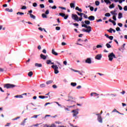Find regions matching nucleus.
Returning <instances> with one entry per match:
<instances>
[{
  "label": "nucleus",
  "instance_id": "obj_1",
  "mask_svg": "<svg viewBox=\"0 0 127 127\" xmlns=\"http://www.w3.org/2000/svg\"><path fill=\"white\" fill-rule=\"evenodd\" d=\"M82 27L86 28L87 29H82V31L84 32H86L88 33H90L91 31H92V28L90 26H87L86 24H84L82 25Z\"/></svg>",
  "mask_w": 127,
  "mask_h": 127
},
{
  "label": "nucleus",
  "instance_id": "obj_2",
  "mask_svg": "<svg viewBox=\"0 0 127 127\" xmlns=\"http://www.w3.org/2000/svg\"><path fill=\"white\" fill-rule=\"evenodd\" d=\"M116 59V56L115 54L112 52L110 53H109L108 54V60L110 62H112L114 59Z\"/></svg>",
  "mask_w": 127,
  "mask_h": 127
},
{
  "label": "nucleus",
  "instance_id": "obj_3",
  "mask_svg": "<svg viewBox=\"0 0 127 127\" xmlns=\"http://www.w3.org/2000/svg\"><path fill=\"white\" fill-rule=\"evenodd\" d=\"M72 18L74 20L77 22H79V21H82V17H79L77 16V15L72 14Z\"/></svg>",
  "mask_w": 127,
  "mask_h": 127
},
{
  "label": "nucleus",
  "instance_id": "obj_4",
  "mask_svg": "<svg viewBox=\"0 0 127 127\" xmlns=\"http://www.w3.org/2000/svg\"><path fill=\"white\" fill-rule=\"evenodd\" d=\"M71 113H72L73 117H76L77 115L79 114V109H77L72 110Z\"/></svg>",
  "mask_w": 127,
  "mask_h": 127
},
{
  "label": "nucleus",
  "instance_id": "obj_5",
  "mask_svg": "<svg viewBox=\"0 0 127 127\" xmlns=\"http://www.w3.org/2000/svg\"><path fill=\"white\" fill-rule=\"evenodd\" d=\"M14 87H15V85L10 84V83H7L5 84V85H4V88H6V89H9V88H13Z\"/></svg>",
  "mask_w": 127,
  "mask_h": 127
},
{
  "label": "nucleus",
  "instance_id": "obj_6",
  "mask_svg": "<svg viewBox=\"0 0 127 127\" xmlns=\"http://www.w3.org/2000/svg\"><path fill=\"white\" fill-rule=\"evenodd\" d=\"M52 68L54 69L55 73L58 74L59 73V70H58V67L57 65H52Z\"/></svg>",
  "mask_w": 127,
  "mask_h": 127
},
{
  "label": "nucleus",
  "instance_id": "obj_7",
  "mask_svg": "<svg viewBox=\"0 0 127 127\" xmlns=\"http://www.w3.org/2000/svg\"><path fill=\"white\" fill-rule=\"evenodd\" d=\"M102 58V54H98L95 57V59H96L97 60H100Z\"/></svg>",
  "mask_w": 127,
  "mask_h": 127
},
{
  "label": "nucleus",
  "instance_id": "obj_8",
  "mask_svg": "<svg viewBox=\"0 0 127 127\" xmlns=\"http://www.w3.org/2000/svg\"><path fill=\"white\" fill-rule=\"evenodd\" d=\"M59 15L63 17H64V19H67V17H68V15H65L64 13H59Z\"/></svg>",
  "mask_w": 127,
  "mask_h": 127
},
{
  "label": "nucleus",
  "instance_id": "obj_9",
  "mask_svg": "<svg viewBox=\"0 0 127 127\" xmlns=\"http://www.w3.org/2000/svg\"><path fill=\"white\" fill-rule=\"evenodd\" d=\"M98 95H99V94H97L96 92H92L90 93V96H95V97H97Z\"/></svg>",
  "mask_w": 127,
  "mask_h": 127
},
{
  "label": "nucleus",
  "instance_id": "obj_10",
  "mask_svg": "<svg viewBox=\"0 0 127 127\" xmlns=\"http://www.w3.org/2000/svg\"><path fill=\"white\" fill-rule=\"evenodd\" d=\"M85 63L90 64L92 63V61L90 58H87L86 60L85 61Z\"/></svg>",
  "mask_w": 127,
  "mask_h": 127
},
{
  "label": "nucleus",
  "instance_id": "obj_11",
  "mask_svg": "<svg viewBox=\"0 0 127 127\" xmlns=\"http://www.w3.org/2000/svg\"><path fill=\"white\" fill-rule=\"evenodd\" d=\"M98 121L99 122V123H103V120L102 119V117L101 116L99 115L98 116Z\"/></svg>",
  "mask_w": 127,
  "mask_h": 127
},
{
  "label": "nucleus",
  "instance_id": "obj_12",
  "mask_svg": "<svg viewBox=\"0 0 127 127\" xmlns=\"http://www.w3.org/2000/svg\"><path fill=\"white\" fill-rule=\"evenodd\" d=\"M40 57H41V59H43V60H45L47 59L48 56H45V55H43V54H41Z\"/></svg>",
  "mask_w": 127,
  "mask_h": 127
},
{
  "label": "nucleus",
  "instance_id": "obj_13",
  "mask_svg": "<svg viewBox=\"0 0 127 127\" xmlns=\"http://www.w3.org/2000/svg\"><path fill=\"white\" fill-rule=\"evenodd\" d=\"M75 1H74V3H70V7H71V8L74 9L75 7Z\"/></svg>",
  "mask_w": 127,
  "mask_h": 127
},
{
  "label": "nucleus",
  "instance_id": "obj_14",
  "mask_svg": "<svg viewBox=\"0 0 127 127\" xmlns=\"http://www.w3.org/2000/svg\"><path fill=\"white\" fill-rule=\"evenodd\" d=\"M88 19L90 21H94L95 20L94 16L91 15L88 17Z\"/></svg>",
  "mask_w": 127,
  "mask_h": 127
},
{
  "label": "nucleus",
  "instance_id": "obj_15",
  "mask_svg": "<svg viewBox=\"0 0 127 127\" xmlns=\"http://www.w3.org/2000/svg\"><path fill=\"white\" fill-rule=\"evenodd\" d=\"M52 54L54 55L55 56H58V54L56 52H55V50L54 49H53L52 50Z\"/></svg>",
  "mask_w": 127,
  "mask_h": 127
},
{
  "label": "nucleus",
  "instance_id": "obj_16",
  "mask_svg": "<svg viewBox=\"0 0 127 127\" xmlns=\"http://www.w3.org/2000/svg\"><path fill=\"white\" fill-rule=\"evenodd\" d=\"M117 11L116 10L114 11H111L110 12V13H111L113 15L116 16L117 15V13H116Z\"/></svg>",
  "mask_w": 127,
  "mask_h": 127
},
{
  "label": "nucleus",
  "instance_id": "obj_17",
  "mask_svg": "<svg viewBox=\"0 0 127 127\" xmlns=\"http://www.w3.org/2000/svg\"><path fill=\"white\" fill-rule=\"evenodd\" d=\"M35 66L38 67H41L42 65V64H41L36 63L35 64Z\"/></svg>",
  "mask_w": 127,
  "mask_h": 127
},
{
  "label": "nucleus",
  "instance_id": "obj_18",
  "mask_svg": "<svg viewBox=\"0 0 127 127\" xmlns=\"http://www.w3.org/2000/svg\"><path fill=\"white\" fill-rule=\"evenodd\" d=\"M109 21L110 22H112V23L113 24L114 26L116 25V22H115V21L112 20H111V19H110L109 20Z\"/></svg>",
  "mask_w": 127,
  "mask_h": 127
},
{
  "label": "nucleus",
  "instance_id": "obj_19",
  "mask_svg": "<svg viewBox=\"0 0 127 127\" xmlns=\"http://www.w3.org/2000/svg\"><path fill=\"white\" fill-rule=\"evenodd\" d=\"M29 15H30V17H31L32 19H36V16L32 14L31 13H30Z\"/></svg>",
  "mask_w": 127,
  "mask_h": 127
},
{
  "label": "nucleus",
  "instance_id": "obj_20",
  "mask_svg": "<svg viewBox=\"0 0 127 127\" xmlns=\"http://www.w3.org/2000/svg\"><path fill=\"white\" fill-rule=\"evenodd\" d=\"M53 83V80H49L46 82V84L47 85H50Z\"/></svg>",
  "mask_w": 127,
  "mask_h": 127
},
{
  "label": "nucleus",
  "instance_id": "obj_21",
  "mask_svg": "<svg viewBox=\"0 0 127 127\" xmlns=\"http://www.w3.org/2000/svg\"><path fill=\"white\" fill-rule=\"evenodd\" d=\"M123 17V14L122 13H119L118 14V18L121 19Z\"/></svg>",
  "mask_w": 127,
  "mask_h": 127
},
{
  "label": "nucleus",
  "instance_id": "obj_22",
  "mask_svg": "<svg viewBox=\"0 0 127 127\" xmlns=\"http://www.w3.org/2000/svg\"><path fill=\"white\" fill-rule=\"evenodd\" d=\"M5 10L8 12H12L13 10L12 9H9V8H6Z\"/></svg>",
  "mask_w": 127,
  "mask_h": 127
},
{
  "label": "nucleus",
  "instance_id": "obj_23",
  "mask_svg": "<svg viewBox=\"0 0 127 127\" xmlns=\"http://www.w3.org/2000/svg\"><path fill=\"white\" fill-rule=\"evenodd\" d=\"M77 14L80 16V17H82V15H84V13H79V12H77Z\"/></svg>",
  "mask_w": 127,
  "mask_h": 127
},
{
  "label": "nucleus",
  "instance_id": "obj_24",
  "mask_svg": "<svg viewBox=\"0 0 127 127\" xmlns=\"http://www.w3.org/2000/svg\"><path fill=\"white\" fill-rule=\"evenodd\" d=\"M115 4L112 3L111 5L109 6V8L112 9L115 8Z\"/></svg>",
  "mask_w": 127,
  "mask_h": 127
},
{
  "label": "nucleus",
  "instance_id": "obj_25",
  "mask_svg": "<svg viewBox=\"0 0 127 127\" xmlns=\"http://www.w3.org/2000/svg\"><path fill=\"white\" fill-rule=\"evenodd\" d=\"M17 15H24V13L23 12H20V11H18V12H17Z\"/></svg>",
  "mask_w": 127,
  "mask_h": 127
},
{
  "label": "nucleus",
  "instance_id": "obj_26",
  "mask_svg": "<svg viewBox=\"0 0 127 127\" xmlns=\"http://www.w3.org/2000/svg\"><path fill=\"white\" fill-rule=\"evenodd\" d=\"M32 75H33V73L32 71H30L28 74L29 77H32Z\"/></svg>",
  "mask_w": 127,
  "mask_h": 127
},
{
  "label": "nucleus",
  "instance_id": "obj_27",
  "mask_svg": "<svg viewBox=\"0 0 127 127\" xmlns=\"http://www.w3.org/2000/svg\"><path fill=\"white\" fill-rule=\"evenodd\" d=\"M14 97L17 98H23V96H22V95H16V96H14Z\"/></svg>",
  "mask_w": 127,
  "mask_h": 127
},
{
  "label": "nucleus",
  "instance_id": "obj_28",
  "mask_svg": "<svg viewBox=\"0 0 127 127\" xmlns=\"http://www.w3.org/2000/svg\"><path fill=\"white\" fill-rule=\"evenodd\" d=\"M71 85L73 87H75L77 85V83H76L75 82H72L71 83Z\"/></svg>",
  "mask_w": 127,
  "mask_h": 127
},
{
  "label": "nucleus",
  "instance_id": "obj_29",
  "mask_svg": "<svg viewBox=\"0 0 127 127\" xmlns=\"http://www.w3.org/2000/svg\"><path fill=\"white\" fill-rule=\"evenodd\" d=\"M106 46H107L108 49H110L112 47L111 45L109 43L106 44Z\"/></svg>",
  "mask_w": 127,
  "mask_h": 127
},
{
  "label": "nucleus",
  "instance_id": "obj_30",
  "mask_svg": "<svg viewBox=\"0 0 127 127\" xmlns=\"http://www.w3.org/2000/svg\"><path fill=\"white\" fill-rule=\"evenodd\" d=\"M84 22H85V24L87 25H89L90 24V22L89 20H85Z\"/></svg>",
  "mask_w": 127,
  "mask_h": 127
},
{
  "label": "nucleus",
  "instance_id": "obj_31",
  "mask_svg": "<svg viewBox=\"0 0 127 127\" xmlns=\"http://www.w3.org/2000/svg\"><path fill=\"white\" fill-rule=\"evenodd\" d=\"M112 112V113H115V112L117 113H118V114L120 113V112L118 110H117V109H116L113 110Z\"/></svg>",
  "mask_w": 127,
  "mask_h": 127
},
{
  "label": "nucleus",
  "instance_id": "obj_32",
  "mask_svg": "<svg viewBox=\"0 0 127 127\" xmlns=\"http://www.w3.org/2000/svg\"><path fill=\"white\" fill-rule=\"evenodd\" d=\"M40 87L41 88H44L46 87V85L44 83H42L41 85H40Z\"/></svg>",
  "mask_w": 127,
  "mask_h": 127
},
{
  "label": "nucleus",
  "instance_id": "obj_33",
  "mask_svg": "<svg viewBox=\"0 0 127 127\" xmlns=\"http://www.w3.org/2000/svg\"><path fill=\"white\" fill-rule=\"evenodd\" d=\"M88 7H90V11H94V8L93 7L90 6L89 5V6H88Z\"/></svg>",
  "mask_w": 127,
  "mask_h": 127
},
{
  "label": "nucleus",
  "instance_id": "obj_34",
  "mask_svg": "<svg viewBox=\"0 0 127 127\" xmlns=\"http://www.w3.org/2000/svg\"><path fill=\"white\" fill-rule=\"evenodd\" d=\"M95 5H96L97 6H98L100 5V1H95Z\"/></svg>",
  "mask_w": 127,
  "mask_h": 127
},
{
  "label": "nucleus",
  "instance_id": "obj_35",
  "mask_svg": "<svg viewBox=\"0 0 127 127\" xmlns=\"http://www.w3.org/2000/svg\"><path fill=\"white\" fill-rule=\"evenodd\" d=\"M77 72L79 74V75L82 76L83 75V73H84V72L83 71H78V72Z\"/></svg>",
  "mask_w": 127,
  "mask_h": 127
},
{
  "label": "nucleus",
  "instance_id": "obj_36",
  "mask_svg": "<svg viewBox=\"0 0 127 127\" xmlns=\"http://www.w3.org/2000/svg\"><path fill=\"white\" fill-rule=\"evenodd\" d=\"M72 100H74V98L73 97H69V100H66L67 101H72Z\"/></svg>",
  "mask_w": 127,
  "mask_h": 127
},
{
  "label": "nucleus",
  "instance_id": "obj_37",
  "mask_svg": "<svg viewBox=\"0 0 127 127\" xmlns=\"http://www.w3.org/2000/svg\"><path fill=\"white\" fill-rule=\"evenodd\" d=\"M105 16H106V17H110L111 14L109 13H107L106 14H105Z\"/></svg>",
  "mask_w": 127,
  "mask_h": 127
},
{
  "label": "nucleus",
  "instance_id": "obj_38",
  "mask_svg": "<svg viewBox=\"0 0 127 127\" xmlns=\"http://www.w3.org/2000/svg\"><path fill=\"white\" fill-rule=\"evenodd\" d=\"M51 63H52V62H51V61H50V60H48V61H47V62H46V63H47V64H51Z\"/></svg>",
  "mask_w": 127,
  "mask_h": 127
},
{
  "label": "nucleus",
  "instance_id": "obj_39",
  "mask_svg": "<svg viewBox=\"0 0 127 127\" xmlns=\"http://www.w3.org/2000/svg\"><path fill=\"white\" fill-rule=\"evenodd\" d=\"M42 16L44 18H47V16L45 13L42 14Z\"/></svg>",
  "mask_w": 127,
  "mask_h": 127
},
{
  "label": "nucleus",
  "instance_id": "obj_40",
  "mask_svg": "<svg viewBox=\"0 0 127 127\" xmlns=\"http://www.w3.org/2000/svg\"><path fill=\"white\" fill-rule=\"evenodd\" d=\"M97 49H99V48H102V46L101 45H98L96 46Z\"/></svg>",
  "mask_w": 127,
  "mask_h": 127
},
{
  "label": "nucleus",
  "instance_id": "obj_41",
  "mask_svg": "<svg viewBox=\"0 0 127 127\" xmlns=\"http://www.w3.org/2000/svg\"><path fill=\"white\" fill-rule=\"evenodd\" d=\"M40 7H41V8H44L45 5L43 4H40Z\"/></svg>",
  "mask_w": 127,
  "mask_h": 127
},
{
  "label": "nucleus",
  "instance_id": "obj_42",
  "mask_svg": "<svg viewBox=\"0 0 127 127\" xmlns=\"http://www.w3.org/2000/svg\"><path fill=\"white\" fill-rule=\"evenodd\" d=\"M33 6L34 7H37V3H36V2L33 3Z\"/></svg>",
  "mask_w": 127,
  "mask_h": 127
},
{
  "label": "nucleus",
  "instance_id": "obj_43",
  "mask_svg": "<svg viewBox=\"0 0 127 127\" xmlns=\"http://www.w3.org/2000/svg\"><path fill=\"white\" fill-rule=\"evenodd\" d=\"M108 31L109 32H110V33H112V31H113V29L110 28V29L108 30Z\"/></svg>",
  "mask_w": 127,
  "mask_h": 127
},
{
  "label": "nucleus",
  "instance_id": "obj_44",
  "mask_svg": "<svg viewBox=\"0 0 127 127\" xmlns=\"http://www.w3.org/2000/svg\"><path fill=\"white\" fill-rule=\"evenodd\" d=\"M39 98L40 99H45V96H39Z\"/></svg>",
  "mask_w": 127,
  "mask_h": 127
},
{
  "label": "nucleus",
  "instance_id": "obj_45",
  "mask_svg": "<svg viewBox=\"0 0 127 127\" xmlns=\"http://www.w3.org/2000/svg\"><path fill=\"white\" fill-rule=\"evenodd\" d=\"M113 20H114L115 21H116V20H117V18H116V15H113Z\"/></svg>",
  "mask_w": 127,
  "mask_h": 127
},
{
  "label": "nucleus",
  "instance_id": "obj_46",
  "mask_svg": "<svg viewBox=\"0 0 127 127\" xmlns=\"http://www.w3.org/2000/svg\"><path fill=\"white\" fill-rule=\"evenodd\" d=\"M56 29L57 31H60L61 29V28L60 27H56Z\"/></svg>",
  "mask_w": 127,
  "mask_h": 127
},
{
  "label": "nucleus",
  "instance_id": "obj_47",
  "mask_svg": "<svg viewBox=\"0 0 127 127\" xmlns=\"http://www.w3.org/2000/svg\"><path fill=\"white\" fill-rule=\"evenodd\" d=\"M63 64L64 65H67V61H64L63 62Z\"/></svg>",
  "mask_w": 127,
  "mask_h": 127
},
{
  "label": "nucleus",
  "instance_id": "obj_48",
  "mask_svg": "<svg viewBox=\"0 0 127 127\" xmlns=\"http://www.w3.org/2000/svg\"><path fill=\"white\" fill-rule=\"evenodd\" d=\"M109 38L110 40H113V37L111 36L109 37V38Z\"/></svg>",
  "mask_w": 127,
  "mask_h": 127
},
{
  "label": "nucleus",
  "instance_id": "obj_49",
  "mask_svg": "<svg viewBox=\"0 0 127 127\" xmlns=\"http://www.w3.org/2000/svg\"><path fill=\"white\" fill-rule=\"evenodd\" d=\"M119 8L120 10H122L123 9V7L120 6V5H118Z\"/></svg>",
  "mask_w": 127,
  "mask_h": 127
},
{
  "label": "nucleus",
  "instance_id": "obj_50",
  "mask_svg": "<svg viewBox=\"0 0 127 127\" xmlns=\"http://www.w3.org/2000/svg\"><path fill=\"white\" fill-rule=\"evenodd\" d=\"M118 25L120 27H123V24H122V23H118Z\"/></svg>",
  "mask_w": 127,
  "mask_h": 127
},
{
  "label": "nucleus",
  "instance_id": "obj_51",
  "mask_svg": "<svg viewBox=\"0 0 127 127\" xmlns=\"http://www.w3.org/2000/svg\"><path fill=\"white\" fill-rule=\"evenodd\" d=\"M21 9H26V6H23L21 8Z\"/></svg>",
  "mask_w": 127,
  "mask_h": 127
},
{
  "label": "nucleus",
  "instance_id": "obj_52",
  "mask_svg": "<svg viewBox=\"0 0 127 127\" xmlns=\"http://www.w3.org/2000/svg\"><path fill=\"white\" fill-rule=\"evenodd\" d=\"M48 2L50 3H53L54 1L53 0H48Z\"/></svg>",
  "mask_w": 127,
  "mask_h": 127
},
{
  "label": "nucleus",
  "instance_id": "obj_53",
  "mask_svg": "<svg viewBox=\"0 0 127 127\" xmlns=\"http://www.w3.org/2000/svg\"><path fill=\"white\" fill-rule=\"evenodd\" d=\"M62 46H65V45H67V44L66 43L63 42V43H62Z\"/></svg>",
  "mask_w": 127,
  "mask_h": 127
},
{
  "label": "nucleus",
  "instance_id": "obj_54",
  "mask_svg": "<svg viewBox=\"0 0 127 127\" xmlns=\"http://www.w3.org/2000/svg\"><path fill=\"white\" fill-rule=\"evenodd\" d=\"M73 25L75 26L78 27L79 26V24H77V23H73Z\"/></svg>",
  "mask_w": 127,
  "mask_h": 127
},
{
  "label": "nucleus",
  "instance_id": "obj_55",
  "mask_svg": "<svg viewBox=\"0 0 127 127\" xmlns=\"http://www.w3.org/2000/svg\"><path fill=\"white\" fill-rule=\"evenodd\" d=\"M116 30H117V31H121V29H120V27H117L116 28Z\"/></svg>",
  "mask_w": 127,
  "mask_h": 127
},
{
  "label": "nucleus",
  "instance_id": "obj_56",
  "mask_svg": "<svg viewBox=\"0 0 127 127\" xmlns=\"http://www.w3.org/2000/svg\"><path fill=\"white\" fill-rule=\"evenodd\" d=\"M49 13H50L49 10H47L46 11V14L48 15L49 14Z\"/></svg>",
  "mask_w": 127,
  "mask_h": 127
},
{
  "label": "nucleus",
  "instance_id": "obj_57",
  "mask_svg": "<svg viewBox=\"0 0 127 127\" xmlns=\"http://www.w3.org/2000/svg\"><path fill=\"white\" fill-rule=\"evenodd\" d=\"M50 127H56V125L55 124H52Z\"/></svg>",
  "mask_w": 127,
  "mask_h": 127
},
{
  "label": "nucleus",
  "instance_id": "obj_58",
  "mask_svg": "<svg viewBox=\"0 0 127 127\" xmlns=\"http://www.w3.org/2000/svg\"><path fill=\"white\" fill-rule=\"evenodd\" d=\"M124 9L125 11H127V6H125Z\"/></svg>",
  "mask_w": 127,
  "mask_h": 127
},
{
  "label": "nucleus",
  "instance_id": "obj_59",
  "mask_svg": "<svg viewBox=\"0 0 127 127\" xmlns=\"http://www.w3.org/2000/svg\"><path fill=\"white\" fill-rule=\"evenodd\" d=\"M53 87L54 88V89H56L57 88V86L56 85L54 84L53 85Z\"/></svg>",
  "mask_w": 127,
  "mask_h": 127
},
{
  "label": "nucleus",
  "instance_id": "obj_60",
  "mask_svg": "<svg viewBox=\"0 0 127 127\" xmlns=\"http://www.w3.org/2000/svg\"><path fill=\"white\" fill-rule=\"evenodd\" d=\"M97 74L99 75L100 76H104L103 74L100 73H97Z\"/></svg>",
  "mask_w": 127,
  "mask_h": 127
},
{
  "label": "nucleus",
  "instance_id": "obj_61",
  "mask_svg": "<svg viewBox=\"0 0 127 127\" xmlns=\"http://www.w3.org/2000/svg\"><path fill=\"white\" fill-rule=\"evenodd\" d=\"M83 17H84V18H88L87 15H85L84 13L83 14Z\"/></svg>",
  "mask_w": 127,
  "mask_h": 127
},
{
  "label": "nucleus",
  "instance_id": "obj_62",
  "mask_svg": "<svg viewBox=\"0 0 127 127\" xmlns=\"http://www.w3.org/2000/svg\"><path fill=\"white\" fill-rule=\"evenodd\" d=\"M38 29L41 31H43V30H44V29H42L41 27H39Z\"/></svg>",
  "mask_w": 127,
  "mask_h": 127
},
{
  "label": "nucleus",
  "instance_id": "obj_63",
  "mask_svg": "<svg viewBox=\"0 0 127 127\" xmlns=\"http://www.w3.org/2000/svg\"><path fill=\"white\" fill-rule=\"evenodd\" d=\"M44 127H50V126L49 125L46 124L44 125Z\"/></svg>",
  "mask_w": 127,
  "mask_h": 127
},
{
  "label": "nucleus",
  "instance_id": "obj_64",
  "mask_svg": "<svg viewBox=\"0 0 127 127\" xmlns=\"http://www.w3.org/2000/svg\"><path fill=\"white\" fill-rule=\"evenodd\" d=\"M51 8H52V9H56V8H57V6H55V5H54V6L51 7Z\"/></svg>",
  "mask_w": 127,
  "mask_h": 127
}]
</instances>
